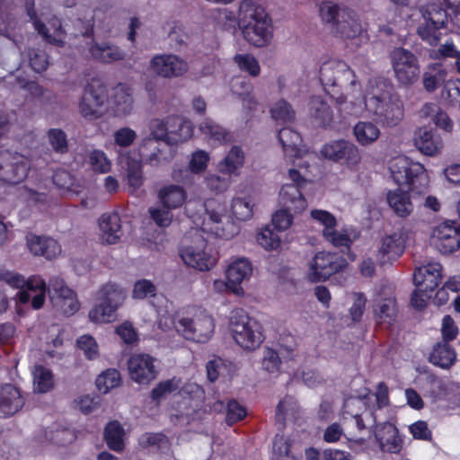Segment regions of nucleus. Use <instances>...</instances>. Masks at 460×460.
<instances>
[{
  "mask_svg": "<svg viewBox=\"0 0 460 460\" xmlns=\"http://www.w3.org/2000/svg\"><path fill=\"white\" fill-rule=\"evenodd\" d=\"M47 137L52 150L58 155H65L69 151L68 139L66 132L61 128H49Z\"/></svg>",
  "mask_w": 460,
  "mask_h": 460,
  "instance_id": "49530a36",
  "label": "nucleus"
},
{
  "mask_svg": "<svg viewBox=\"0 0 460 460\" xmlns=\"http://www.w3.org/2000/svg\"><path fill=\"white\" fill-rule=\"evenodd\" d=\"M77 348L82 350L85 358L93 360L99 356V348L94 338L89 334H84L79 337L76 341Z\"/></svg>",
  "mask_w": 460,
  "mask_h": 460,
  "instance_id": "052dcab7",
  "label": "nucleus"
},
{
  "mask_svg": "<svg viewBox=\"0 0 460 460\" xmlns=\"http://www.w3.org/2000/svg\"><path fill=\"white\" fill-rule=\"evenodd\" d=\"M155 362V358L149 354H132L128 359V370L130 379L139 385H148L158 375Z\"/></svg>",
  "mask_w": 460,
  "mask_h": 460,
  "instance_id": "a211bd4d",
  "label": "nucleus"
},
{
  "mask_svg": "<svg viewBox=\"0 0 460 460\" xmlns=\"http://www.w3.org/2000/svg\"><path fill=\"white\" fill-rule=\"evenodd\" d=\"M156 294V287L148 279H142L135 282L132 290V297L145 299L147 296L154 297Z\"/></svg>",
  "mask_w": 460,
  "mask_h": 460,
  "instance_id": "680f3d73",
  "label": "nucleus"
},
{
  "mask_svg": "<svg viewBox=\"0 0 460 460\" xmlns=\"http://www.w3.org/2000/svg\"><path fill=\"white\" fill-rule=\"evenodd\" d=\"M231 212L235 219L246 221L253 215V207L249 199L234 198L231 203Z\"/></svg>",
  "mask_w": 460,
  "mask_h": 460,
  "instance_id": "603ef678",
  "label": "nucleus"
},
{
  "mask_svg": "<svg viewBox=\"0 0 460 460\" xmlns=\"http://www.w3.org/2000/svg\"><path fill=\"white\" fill-rule=\"evenodd\" d=\"M27 245L31 253L53 260L61 253V245L52 237L31 234L27 237Z\"/></svg>",
  "mask_w": 460,
  "mask_h": 460,
  "instance_id": "c85d7f7f",
  "label": "nucleus"
},
{
  "mask_svg": "<svg viewBox=\"0 0 460 460\" xmlns=\"http://www.w3.org/2000/svg\"><path fill=\"white\" fill-rule=\"evenodd\" d=\"M200 132L211 140L222 143L226 140L227 132L220 125L206 119L199 125Z\"/></svg>",
  "mask_w": 460,
  "mask_h": 460,
  "instance_id": "6e6d98bb",
  "label": "nucleus"
},
{
  "mask_svg": "<svg viewBox=\"0 0 460 460\" xmlns=\"http://www.w3.org/2000/svg\"><path fill=\"white\" fill-rule=\"evenodd\" d=\"M319 14L323 23L327 24L335 36L354 39L362 31L357 13L332 1H323L319 7Z\"/></svg>",
  "mask_w": 460,
  "mask_h": 460,
  "instance_id": "20e7f679",
  "label": "nucleus"
},
{
  "mask_svg": "<svg viewBox=\"0 0 460 460\" xmlns=\"http://www.w3.org/2000/svg\"><path fill=\"white\" fill-rule=\"evenodd\" d=\"M244 163V153L238 146H234L226 157L218 164L219 172L223 174H234L243 167Z\"/></svg>",
  "mask_w": 460,
  "mask_h": 460,
  "instance_id": "4c0bfd02",
  "label": "nucleus"
},
{
  "mask_svg": "<svg viewBox=\"0 0 460 460\" xmlns=\"http://www.w3.org/2000/svg\"><path fill=\"white\" fill-rule=\"evenodd\" d=\"M29 165L22 155L9 151L0 153V181L14 185L22 182L28 174Z\"/></svg>",
  "mask_w": 460,
  "mask_h": 460,
  "instance_id": "2eb2a0df",
  "label": "nucleus"
},
{
  "mask_svg": "<svg viewBox=\"0 0 460 460\" xmlns=\"http://www.w3.org/2000/svg\"><path fill=\"white\" fill-rule=\"evenodd\" d=\"M89 52L94 60L102 63H112L123 60L126 56L125 52L120 49V48L110 44L101 45L99 43H93L90 47Z\"/></svg>",
  "mask_w": 460,
  "mask_h": 460,
  "instance_id": "e433bc0d",
  "label": "nucleus"
},
{
  "mask_svg": "<svg viewBox=\"0 0 460 460\" xmlns=\"http://www.w3.org/2000/svg\"><path fill=\"white\" fill-rule=\"evenodd\" d=\"M429 361L440 368L449 369L456 361V349L449 343L438 341L432 347Z\"/></svg>",
  "mask_w": 460,
  "mask_h": 460,
  "instance_id": "473e14b6",
  "label": "nucleus"
},
{
  "mask_svg": "<svg viewBox=\"0 0 460 460\" xmlns=\"http://www.w3.org/2000/svg\"><path fill=\"white\" fill-rule=\"evenodd\" d=\"M271 117L276 121L290 122L295 119V111L285 100H280L270 109Z\"/></svg>",
  "mask_w": 460,
  "mask_h": 460,
  "instance_id": "13d9d810",
  "label": "nucleus"
},
{
  "mask_svg": "<svg viewBox=\"0 0 460 460\" xmlns=\"http://www.w3.org/2000/svg\"><path fill=\"white\" fill-rule=\"evenodd\" d=\"M258 243L265 250H276L280 245V237L270 226L263 227L257 234Z\"/></svg>",
  "mask_w": 460,
  "mask_h": 460,
  "instance_id": "5fc2aeb1",
  "label": "nucleus"
},
{
  "mask_svg": "<svg viewBox=\"0 0 460 460\" xmlns=\"http://www.w3.org/2000/svg\"><path fill=\"white\" fill-rule=\"evenodd\" d=\"M124 429L117 420L110 421L104 429V440L108 447L116 452L124 448Z\"/></svg>",
  "mask_w": 460,
  "mask_h": 460,
  "instance_id": "a19ab883",
  "label": "nucleus"
},
{
  "mask_svg": "<svg viewBox=\"0 0 460 460\" xmlns=\"http://www.w3.org/2000/svg\"><path fill=\"white\" fill-rule=\"evenodd\" d=\"M99 299L119 306L124 300L123 289L117 284L107 283L102 287L99 292Z\"/></svg>",
  "mask_w": 460,
  "mask_h": 460,
  "instance_id": "8fccbe9b",
  "label": "nucleus"
},
{
  "mask_svg": "<svg viewBox=\"0 0 460 460\" xmlns=\"http://www.w3.org/2000/svg\"><path fill=\"white\" fill-rule=\"evenodd\" d=\"M108 100L106 86L99 80L93 78L87 83L81 102L79 110L81 115L85 119H97L101 116L98 111Z\"/></svg>",
  "mask_w": 460,
  "mask_h": 460,
  "instance_id": "ddd939ff",
  "label": "nucleus"
},
{
  "mask_svg": "<svg viewBox=\"0 0 460 460\" xmlns=\"http://www.w3.org/2000/svg\"><path fill=\"white\" fill-rule=\"evenodd\" d=\"M234 62L238 67L248 73L251 76H258L261 72V67L258 60L251 54H236L234 57Z\"/></svg>",
  "mask_w": 460,
  "mask_h": 460,
  "instance_id": "4d7b16f0",
  "label": "nucleus"
},
{
  "mask_svg": "<svg viewBox=\"0 0 460 460\" xmlns=\"http://www.w3.org/2000/svg\"><path fill=\"white\" fill-rule=\"evenodd\" d=\"M288 176L293 183H286L281 187L279 200L283 206L293 209L294 213H300L305 209L307 205L301 190L305 184V179L296 169H289Z\"/></svg>",
  "mask_w": 460,
  "mask_h": 460,
  "instance_id": "4468645a",
  "label": "nucleus"
},
{
  "mask_svg": "<svg viewBox=\"0 0 460 460\" xmlns=\"http://www.w3.org/2000/svg\"><path fill=\"white\" fill-rule=\"evenodd\" d=\"M150 67L164 78L179 77L189 70L188 63L172 54L155 56L150 61Z\"/></svg>",
  "mask_w": 460,
  "mask_h": 460,
  "instance_id": "aec40b11",
  "label": "nucleus"
},
{
  "mask_svg": "<svg viewBox=\"0 0 460 460\" xmlns=\"http://www.w3.org/2000/svg\"><path fill=\"white\" fill-rule=\"evenodd\" d=\"M272 457L274 460H302V449L289 438L277 434L273 439Z\"/></svg>",
  "mask_w": 460,
  "mask_h": 460,
  "instance_id": "2f4dec72",
  "label": "nucleus"
},
{
  "mask_svg": "<svg viewBox=\"0 0 460 460\" xmlns=\"http://www.w3.org/2000/svg\"><path fill=\"white\" fill-rule=\"evenodd\" d=\"M310 115L323 128H329L333 121V114L330 105L321 96H312L309 102Z\"/></svg>",
  "mask_w": 460,
  "mask_h": 460,
  "instance_id": "c9c22d12",
  "label": "nucleus"
},
{
  "mask_svg": "<svg viewBox=\"0 0 460 460\" xmlns=\"http://www.w3.org/2000/svg\"><path fill=\"white\" fill-rule=\"evenodd\" d=\"M157 197L164 208L176 209L185 203L187 192L180 185L168 184L159 190Z\"/></svg>",
  "mask_w": 460,
  "mask_h": 460,
  "instance_id": "72a5a7b5",
  "label": "nucleus"
},
{
  "mask_svg": "<svg viewBox=\"0 0 460 460\" xmlns=\"http://www.w3.org/2000/svg\"><path fill=\"white\" fill-rule=\"evenodd\" d=\"M390 171L394 181L399 186H407L408 190L397 188L388 191L387 202L398 217H406L413 210L410 192L419 196L425 194L429 190V177L422 164L406 156L394 158Z\"/></svg>",
  "mask_w": 460,
  "mask_h": 460,
  "instance_id": "f03ea898",
  "label": "nucleus"
},
{
  "mask_svg": "<svg viewBox=\"0 0 460 460\" xmlns=\"http://www.w3.org/2000/svg\"><path fill=\"white\" fill-rule=\"evenodd\" d=\"M278 139L284 151H298V146L302 142L301 135L289 127H284L278 132Z\"/></svg>",
  "mask_w": 460,
  "mask_h": 460,
  "instance_id": "de8ad7c7",
  "label": "nucleus"
},
{
  "mask_svg": "<svg viewBox=\"0 0 460 460\" xmlns=\"http://www.w3.org/2000/svg\"><path fill=\"white\" fill-rule=\"evenodd\" d=\"M156 143L157 140L164 141L166 146H176L188 141L193 135V125L190 120L178 115H171L157 120L152 131Z\"/></svg>",
  "mask_w": 460,
  "mask_h": 460,
  "instance_id": "6e6552de",
  "label": "nucleus"
},
{
  "mask_svg": "<svg viewBox=\"0 0 460 460\" xmlns=\"http://www.w3.org/2000/svg\"><path fill=\"white\" fill-rule=\"evenodd\" d=\"M40 281L42 285L39 283L35 285L36 283H33V285H29L27 289H22L18 292L17 297L20 304L25 305L31 300L33 309L38 310L43 306L46 299L47 285L45 280L40 277Z\"/></svg>",
  "mask_w": 460,
  "mask_h": 460,
  "instance_id": "f704fd0d",
  "label": "nucleus"
},
{
  "mask_svg": "<svg viewBox=\"0 0 460 460\" xmlns=\"http://www.w3.org/2000/svg\"><path fill=\"white\" fill-rule=\"evenodd\" d=\"M32 375L34 390L36 392L46 394L53 389L54 376L50 369L38 365L34 367Z\"/></svg>",
  "mask_w": 460,
  "mask_h": 460,
  "instance_id": "79ce46f5",
  "label": "nucleus"
},
{
  "mask_svg": "<svg viewBox=\"0 0 460 460\" xmlns=\"http://www.w3.org/2000/svg\"><path fill=\"white\" fill-rule=\"evenodd\" d=\"M118 307L101 300V303L89 312V317L93 322L110 323L114 318Z\"/></svg>",
  "mask_w": 460,
  "mask_h": 460,
  "instance_id": "09e8293b",
  "label": "nucleus"
},
{
  "mask_svg": "<svg viewBox=\"0 0 460 460\" xmlns=\"http://www.w3.org/2000/svg\"><path fill=\"white\" fill-rule=\"evenodd\" d=\"M252 273V267L250 261L240 258L234 261L226 269V286L233 293L238 294L243 291L241 284L243 280L248 279Z\"/></svg>",
  "mask_w": 460,
  "mask_h": 460,
  "instance_id": "a878e982",
  "label": "nucleus"
},
{
  "mask_svg": "<svg viewBox=\"0 0 460 460\" xmlns=\"http://www.w3.org/2000/svg\"><path fill=\"white\" fill-rule=\"evenodd\" d=\"M47 291L53 306L64 315H73L79 310L80 305L75 293L66 286L62 278L52 277L49 280Z\"/></svg>",
  "mask_w": 460,
  "mask_h": 460,
  "instance_id": "f8f14e48",
  "label": "nucleus"
},
{
  "mask_svg": "<svg viewBox=\"0 0 460 460\" xmlns=\"http://www.w3.org/2000/svg\"><path fill=\"white\" fill-rule=\"evenodd\" d=\"M372 418L367 403L359 397H348L341 409V419L347 428L361 432L367 429L366 419Z\"/></svg>",
  "mask_w": 460,
  "mask_h": 460,
  "instance_id": "f3484780",
  "label": "nucleus"
},
{
  "mask_svg": "<svg viewBox=\"0 0 460 460\" xmlns=\"http://www.w3.org/2000/svg\"><path fill=\"white\" fill-rule=\"evenodd\" d=\"M320 154L327 160L349 166L357 165L360 161L358 147L351 142L344 139L326 143L322 146Z\"/></svg>",
  "mask_w": 460,
  "mask_h": 460,
  "instance_id": "dca6fc26",
  "label": "nucleus"
},
{
  "mask_svg": "<svg viewBox=\"0 0 460 460\" xmlns=\"http://www.w3.org/2000/svg\"><path fill=\"white\" fill-rule=\"evenodd\" d=\"M208 161L209 156L207 152L203 150L194 152L189 164L190 171L194 173L203 172L208 167Z\"/></svg>",
  "mask_w": 460,
  "mask_h": 460,
  "instance_id": "774afa93",
  "label": "nucleus"
},
{
  "mask_svg": "<svg viewBox=\"0 0 460 460\" xmlns=\"http://www.w3.org/2000/svg\"><path fill=\"white\" fill-rule=\"evenodd\" d=\"M246 409L236 400H230L227 403L226 421L228 425H233L245 418Z\"/></svg>",
  "mask_w": 460,
  "mask_h": 460,
  "instance_id": "69168bd1",
  "label": "nucleus"
},
{
  "mask_svg": "<svg viewBox=\"0 0 460 460\" xmlns=\"http://www.w3.org/2000/svg\"><path fill=\"white\" fill-rule=\"evenodd\" d=\"M25 9L30 21L33 23L34 29L43 37L46 42L57 47H63L65 45L66 31L62 27L60 20L54 19L50 22L51 27L54 29L51 34L45 23L38 17L34 0H25Z\"/></svg>",
  "mask_w": 460,
  "mask_h": 460,
  "instance_id": "6ab92c4d",
  "label": "nucleus"
},
{
  "mask_svg": "<svg viewBox=\"0 0 460 460\" xmlns=\"http://www.w3.org/2000/svg\"><path fill=\"white\" fill-rule=\"evenodd\" d=\"M178 389V384L174 378L159 382L151 391L153 401L160 402L165 396Z\"/></svg>",
  "mask_w": 460,
  "mask_h": 460,
  "instance_id": "e2e57ef3",
  "label": "nucleus"
},
{
  "mask_svg": "<svg viewBox=\"0 0 460 460\" xmlns=\"http://www.w3.org/2000/svg\"><path fill=\"white\" fill-rule=\"evenodd\" d=\"M25 404L22 391L13 384L0 386V417L8 418L18 412Z\"/></svg>",
  "mask_w": 460,
  "mask_h": 460,
  "instance_id": "b1692460",
  "label": "nucleus"
},
{
  "mask_svg": "<svg viewBox=\"0 0 460 460\" xmlns=\"http://www.w3.org/2000/svg\"><path fill=\"white\" fill-rule=\"evenodd\" d=\"M99 226L102 240L109 244L117 243L123 235L121 219L117 212L102 214L99 219Z\"/></svg>",
  "mask_w": 460,
  "mask_h": 460,
  "instance_id": "c756f323",
  "label": "nucleus"
},
{
  "mask_svg": "<svg viewBox=\"0 0 460 460\" xmlns=\"http://www.w3.org/2000/svg\"><path fill=\"white\" fill-rule=\"evenodd\" d=\"M88 162L95 172L106 173L110 172L111 164L103 151L93 150L89 154Z\"/></svg>",
  "mask_w": 460,
  "mask_h": 460,
  "instance_id": "bf43d9fd",
  "label": "nucleus"
},
{
  "mask_svg": "<svg viewBox=\"0 0 460 460\" xmlns=\"http://www.w3.org/2000/svg\"><path fill=\"white\" fill-rule=\"evenodd\" d=\"M408 238L409 232L404 227H401L391 234L385 236L379 250L384 260L391 261L399 258L404 252Z\"/></svg>",
  "mask_w": 460,
  "mask_h": 460,
  "instance_id": "bb28decb",
  "label": "nucleus"
},
{
  "mask_svg": "<svg viewBox=\"0 0 460 460\" xmlns=\"http://www.w3.org/2000/svg\"><path fill=\"white\" fill-rule=\"evenodd\" d=\"M389 58L394 77L400 84L409 86L418 81L420 74L419 59L411 50L394 48Z\"/></svg>",
  "mask_w": 460,
  "mask_h": 460,
  "instance_id": "1a4fd4ad",
  "label": "nucleus"
},
{
  "mask_svg": "<svg viewBox=\"0 0 460 460\" xmlns=\"http://www.w3.org/2000/svg\"><path fill=\"white\" fill-rule=\"evenodd\" d=\"M230 330L236 344L245 350H254L264 340L261 324L242 308L232 312Z\"/></svg>",
  "mask_w": 460,
  "mask_h": 460,
  "instance_id": "423d86ee",
  "label": "nucleus"
},
{
  "mask_svg": "<svg viewBox=\"0 0 460 460\" xmlns=\"http://www.w3.org/2000/svg\"><path fill=\"white\" fill-rule=\"evenodd\" d=\"M353 133L356 140L366 146L378 139L380 129L371 121H358L353 128Z\"/></svg>",
  "mask_w": 460,
  "mask_h": 460,
  "instance_id": "58836bf2",
  "label": "nucleus"
},
{
  "mask_svg": "<svg viewBox=\"0 0 460 460\" xmlns=\"http://www.w3.org/2000/svg\"><path fill=\"white\" fill-rule=\"evenodd\" d=\"M323 238L337 248H345L346 251H349L353 244V239L349 234L344 232H339L335 228L332 230H323Z\"/></svg>",
  "mask_w": 460,
  "mask_h": 460,
  "instance_id": "3c124183",
  "label": "nucleus"
},
{
  "mask_svg": "<svg viewBox=\"0 0 460 460\" xmlns=\"http://www.w3.org/2000/svg\"><path fill=\"white\" fill-rule=\"evenodd\" d=\"M201 246H186L180 250L183 262L199 271H208L217 264V258L205 251L206 243L201 241Z\"/></svg>",
  "mask_w": 460,
  "mask_h": 460,
  "instance_id": "4be33fe9",
  "label": "nucleus"
},
{
  "mask_svg": "<svg viewBox=\"0 0 460 460\" xmlns=\"http://www.w3.org/2000/svg\"><path fill=\"white\" fill-rule=\"evenodd\" d=\"M112 102L116 112L128 114L132 109V93L131 89L124 84H119L112 93Z\"/></svg>",
  "mask_w": 460,
  "mask_h": 460,
  "instance_id": "ea45409f",
  "label": "nucleus"
},
{
  "mask_svg": "<svg viewBox=\"0 0 460 460\" xmlns=\"http://www.w3.org/2000/svg\"><path fill=\"white\" fill-rule=\"evenodd\" d=\"M414 145L424 155L433 156L443 148V141L436 129L420 128L414 133Z\"/></svg>",
  "mask_w": 460,
  "mask_h": 460,
  "instance_id": "cd10ccee",
  "label": "nucleus"
},
{
  "mask_svg": "<svg viewBox=\"0 0 460 460\" xmlns=\"http://www.w3.org/2000/svg\"><path fill=\"white\" fill-rule=\"evenodd\" d=\"M127 183L131 192L138 190L144 183L142 164L139 160L128 158L127 160Z\"/></svg>",
  "mask_w": 460,
  "mask_h": 460,
  "instance_id": "a18cd8bd",
  "label": "nucleus"
},
{
  "mask_svg": "<svg viewBox=\"0 0 460 460\" xmlns=\"http://www.w3.org/2000/svg\"><path fill=\"white\" fill-rule=\"evenodd\" d=\"M216 29L234 34L241 30L243 39L251 45L262 48L270 44L273 35L272 20L266 9L252 0H243L239 15L228 8L212 11Z\"/></svg>",
  "mask_w": 460,
  "mask_h": 460,
  "instance_id": "f257e3e1",
  "label": "nucleus"
},
{
  "mask_svg": "<svg viewBox=\"0 0 460 460\" xmlns=\"http://www.w3.org/2000/svg\"><path fill=\"white\" fill-rule=\"evenodd\" d=\"M442 265L429 262L418 267L413 274V283L421 291H434L442 282Z\"/></svg>",
  "mask_w": 460,
  "mask_h": 460,
  "instance_id": "5701e85b",
  "label": "nucleus"
},
{
  "mask_svg": "<svg viewBox=\"0 0 460 460\" xmlns=\"http://www.w3.org/2000/svg\"><path fill=\"white\" fill-rule=\"evenodd\" d=\"M376 439L383 453L399 454L403 446V439L399 429L392 422H385L376 429Z\"/></svg>",
  "mask_w": 460,
  "mask_h": 460,
  "instance_id": "393cba45",
  "label": "nucleus"
},
{
  "mask_svg": "<svg viewBox=\"0 0 460 460\" xmlns=\"http://www.w3.org/2000/svg\"><path fill=\"white\" fill-rule=\"evenodd\" d=\"M176 328L186 340L205 343L214 333L215 323L212 316L199 313L192 318H181L177 322Z\"/></svg>",
  "mask_w": 460,
  "mask_h": 460,
  "instance_id": "9b49d317",
  "label": "nucleus"
},
{
  "mask_svg": "<svg viewBox=\"0 0 460 460\" xmlns=\"http://www.w3.org/2000/svg\"><path fill=\"white\" fill-rule=\"evenodd\" d=\"M457 234L458 221L456 220H445L437 226L433 237L438 250L444 254H450L458 250Z\"/></svg>",
  "mask_w": 460,
  "mask_h": 460,
  "instance_id": "412c9836",
  "label": "nucleus"
},
{
  "mask_svg": "<svg viewBox=\"0 0 460 460\" xmlns=\"http://www.w3.org/2000/svg\"><path fill=\"white\" fill-rule=\"evenodd\" d=\"M458 332L459 329L456 325L454 319L448 314L445 315L442 319L441 341L450 343L456 339Z\"/></svg>",
  "mask_w": 460,
  "mask_h": 460,
  "instance_id": "338daca9",
  "label": "nucleus"
},
{
  "mask_svg": "<svg viewBox=\"0 0 460 460\" xmlns=\"http://www.w3.org/2000/svg\"><path fill=\"white\" fill-rule=\"evenodd\" d=\"M284 207L285 208L278 210L272 215L271 223L278 231L287 230L293 222V215L290 212H294V210L287 206Z\"/></svg>",
  "mask_w": 460,
  "mask_h": 460,
  "instance_id": "0e129e2a",
  "label": "nucleus"
},
{
  "mask_svg": "<svg viewBox=\"0 0 460 460\" xmlns=\"http://www.w3.org/2000/svg\"><path fill=\"white\" fill-rule=\"evenodd\" d=\"M0 281L5 282L12 288H20V290L27 289L29 285H33V283L42 285L39 276H31L25 279L22 275L4 269H0Z\"/></svg>",
  "mask_w": 460,
  "mask_h": 460,
  "instance_id": "37998d69",
  "label": "nucleus"
},
{
  "mask_svg": "<svg viewBox=\"0 0 460 460\" xmlns=\"http://www.w3.org/2000/svg\"><path fill=\"white\" fill-rule=\"evenodd\" d=\"M370 82V92L365 100L367 110L386 127L397 126L404 117V107L400 96L393 93V86L385 79Z\"/></svg>",
  "mask_w": 460,
  "mask_h": 460,
  "instance_id": "7ed1b4c3",
  "label": "nucleus"
},
{
  "mask_svg": "<svg viewBox=\"0 0 460 460\" xmlns=\"http://www.w3.org/2000/svg\"><path fill=\"white\" fill-rule=\"evenodd\" d=\"M348 267V261L338 252H318L309 265L308 279L311 282L325 281L331 276Z\"/></svg>",
  "mask_w": 460,
  "mask_h": 460,
  "instance_id": "9d476101",
  "label": "nucleus"
},
{
  "mask_svg": "<svg viewBox=\"0 0 460 460\" xmlns=\"http://www.w3.org/2000/svg\"><path fill=\"white\" fill-rule=\"evenodd\" d=\"M120 383V373L115 368L106 369L95 380L97 389L102 394H107L112 388L119 386Z\"/></svg>",
  "mask_w": 460,
  "mask_h": 460,
  "instance_id": "c03bdc74",
  "label": "nucleus"
},
{
  "mask_svg": "<svg viewBox=\"0 0 460 460\" xmlns=\"http://www.w3.org/2000/svg\"><path fill=\"white\" fill-rule=\"evenodd\" d=\"M441 98L450 106H459L460 79L447 81L441 92Z\"/></svg>",
  "mask_w": 460,
  "mask_h": 460,
  "instance_id": "864d4df0",
  "label": "nucleus"
},
{
  "mask_svg": "<svg viewBox=\"0 0 460 460\" xmlns=\"http://www.w3.org/2000/svg\"><path fill=\"white\" fill-rule=\"evenodd\" d=\"M438 1V3H429L421 8L424 22L417 29L420 38L430 46H437L439 43L442 30L447 29L449 18L450 9L446 7L443 0Z\"/></svg>",
  "mask_w": 460,
  "mask_h": 460,
  "instance_id": "0eeeda50",
  "label": "nucleus"
},
{
  "mask_svg": "<svg viewBox=\"0 0 460 460\" xmlns=\"http://www.w3.org/2000/svg\"><path fill=\"white\" fill-rule=\"evenodd\" d=\"M373 313L376 325L381 328H390L397 318L396 299L393 297L380 299L374 305Z\"/></svg>",
  "mask_w": 460,
  "mask_h": 460,
  "instance_id": "7c9ffc66",
  "label": "nucleus"
},
{
  "mask_svg": "<svg viewBox=\"0 0 460 460\" xmlns=\"http://www.w3.org/2000/svg\"><path fill=\"white\" fill-rule=\"evenodd\" d=\"M319 79L326 94L339 104L346 102L343 90L356 84L354 71L343 61L324 62L319 70Z\"/></svg>",
  "mask_w": 460,
  "mask_h": 460,
  "instance_id": "39448f33",
  "label": "nucleus"
}]
</instances>
